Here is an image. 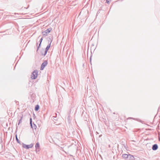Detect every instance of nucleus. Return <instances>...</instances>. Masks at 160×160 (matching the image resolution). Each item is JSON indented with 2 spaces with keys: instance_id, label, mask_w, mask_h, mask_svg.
<instances>
[{
  "instance_id": "1",
  "label": "nucleus",
  "mask_w": 160,
  "mask_h": 160,
  "mask_svg": "<svg viewBox=\"0 0 160 160\" xmlns=\"http://www.w3.org/2000/svg\"><path fill=\"white\" fill-rule=\"evenodd\" d=\"M38 71L37 70H34L32 73L31 78L32 79H34L37 77Z\"/></svg>"
},
{
  "instance_id": "2",
  "label": "nucleus",
  "mask_w": 160,
  "mask_h": 160,
  "mask_svg": "<svg viewBox=\"0 0 160 160\" xmlns=\"http://www.w3.org/2000/svg\"><path fill=\"white\" fill-rule=\"evenodd\" d=\"M52 30L51 28H49L47 30L42 32V34L43 36H46L48 33H49Z\"/></svg>"
},
{
  "instance_id": "3",
  "label": "nucleus",
  "mask_w": 160,
  "mask_h": 160,
  "mask_svg": "<svg viewBox=\"0 0 160 160\" xmlns=\"http://www.w3.org/2000/svg\"><path fill=\"white\" fill-rule=\"evenodd\" d=\"M48 64V62L47 61H45L43 62L41 65L40 70H43L45 67L47 66Z\"/></svg>"
},
{
  "instance_id": "4",
  "label": "nucleus",
  "mask_w": 160,
  "mask_h": 160,
  "mask_svg": "<svg viewBox=\"0 0 160 160\" xmlns=\"http://www.w3.org/2000/svg\"><path fill=\"white\" fill-rule=\"evenodd\" d=\"M51 42H52V41H51L50 42L49 44L46 47V49H45V50L44 51V54H43L42 53V55H44V56H45L49 48H50Z\"/></svg>"
},
{
  "instance_id": "5",
  "label": "nucleus",
  "mask_w": 160,
  "mask_h": 160,
  "mask_svg": "<svg viewBox=\"0 0 160 160\" xmlns=\"http://www.w3.org/2000/svg\"><path fill=\"white\" fill-rule=\"evenodd\" d=\"M33 146V144H31L30 145H27L23 143V147L24 148H26L27 149L32 148Z\"/></svg>"
},
{
  "instance_id": "6",
  "label": "nucleus",
  "mask_w": 160,
  "mask_h": 160,
  "mask_svg": "<svg viewBox=\"0 0 160 160\" xmlns=\"http://www.w3.org/2000/svg\"><path fill=\"white\" fill-rule=\"evenodd\" d=\"M30 126H31V127L33 129H36L37 128V126L34 123H33V127L32 125V118H30Z\"/></svg>"
},
{
  "instance_id": "7",
  "label": "nucleus",
  "mask_w": 160,
  "mask_h": 160,
  "mask_svg": "<svg viewBox=\"0 0 160 160\" xmlns=\"http://www.w3.org/2000/svg\"><path fill=\"white\" fill-rule=\"evenodd\" d=\"M129 154H124L122 155V158L125 160H128Z\"/></svg>"
},
{
  "instance_id": "8",
  "label": "nucleus",
  "mask_w": 160,
  "mask_h": 160,
  "mask_svg": "<svg viewBox=\"0 0 160 160\" xmlns=\"http://www.w3.org/2000/svg\"><path fill=\"white\" fill-rule=\"evenodd\" d=\"M158 148V146L157 144H154L152 145V149L153 150H157Z\"/></svg>"
},
{
  "instance_id": "9",
  "label": "nucleus",
  "mask_w": 160,
  "mask_h": 160,
  "mask_svg": "<svg viewBox=\"0 0 160 160\" xmlns=\"http://www.w3.org/2000/svg\"><path fill=\"white\" fill-rule=\"evenodd\" d=\"M35 148H36V152H37L38 150V151L39 150V149L40 148V145L39 143L38 142L35 145Z\"/></svg>"
},
{
  "instance_id": "10",
  "label": "nucleus",
  "mask_w": 160,
  "mask_h": 160,
  "mask_svg": "<svg viewBox=\"0 0 160 160\" xmlns=\"http://www.w3.org/2000/svg\"><path fill=\"white\" fill-rule=\"evenodd\" d=\"M128 160H134V158L132 155L129 154Z\"/></svg>"
},
{
  "instance_id": "11",
  "label": "nucleus",
  "mask_w": 160,
  "mask_h": 160,
  "mask_svg": "<svg viewBox=\"0 0 160 160\" xmlns=\"http://www.w3.org/2000/svg\"><path fill=\"white\" fill-rule=\"evenodd\" d=\"M42 39H43V38H41L40 39V40H39V42H40V43L39 44L38 46H37V52L38 51L39 48L41 46V42L42 41Z\"/></svg>"
},
{
  "instance_id": "12",
  "label": "nucleus",
  "mask_w": 160,
  "mask_h": 160,
  "mask_svg": "<svg viewBox=\"0 0 160 160\" xmlns=\"http://www.w3.org/2000/svg\"><path fill=\"white\" fill-rule=\"evenodd\" d=\"M39 108V106L38 105H37L36 106L35 108V110L36 111H38Z\"/></svg>"
},
{
  "instance_id": "13",
  "label": "nucleus",
  "mask_w": 160,
  "mask_h": 160,
  "mask_svg": "<svg viewBox=\"0 0 160 160\" xmlns=\"http://www.w3.org/2000/svg\"><path fill=\"white\" fill-rule=\"evenodd\" d=\"M15 138H16V140L17 141V142L19 143H20V141H19V139H18L17 135H16Z\"/></svg>"
},
{
  "instance_id": "14",
  "label": "nucleus",
  "mask_w": 160,
  "mask_h": 160,
  "mask_svg": "<svg viewBox=\"0 0 160 160\" xmlns=\"http://www.w3.org/2000/svg\"><path fill=\"white\" fill-rule=\"evenodd\" d=\"M22 116L21 117V119L19 120L18 125H19L20 123H21L22 122Z\"/></svg>"
},
{
  "instance_id": "15",
  "label": "nucleus",
  "mask_w": 160,
  "mask_h": 160,
  "mask_svg": "<svg viewBox=\"0 0 160 160\" xmlns=\"http://www.w3.org/2000/svg\"><path fill=\"white\" fill-rule=\"evenodd\" d=\"M3 141L2 139L1 138H0V143L2 144V143Z\"/></svg>"
},
{
  "instance_id": "16",
  "label": "nucleus",
  "mask_w": 160,
  "mask_h": 160,
  "mask_svg": "<svg viewBox=\"0 0 160 160\" xmlns=\"http://www.w3.org/2000/svg\"><path fill=\"white\" fill-rule=\"evenodd\" d=\"M110 0H106V2L107 3H109V1Z\"/></svg>"
},
{
  "instance_id": "17",
  "label": "nucleus",
  "mask_w": 160,
  "mask_h": 160,
  "mask_svg": "<svg viewBox=\"0 0 160 160\" xmlns=\"http://www.w3.org/2000/svg\"><path fill=\"white\" fill-rule=\"evenodd\" d=\"M53 119H55V118H56V117H55V116H53Z\"/></svg>"
},
{
  "instance_id": "18",
  "label": "nucleus",
  "mask_w": 160,
  "mask_h": 160,
  "mask_svg": "<svg viewBox=\"0 0 160 160\" xmlns=\"http://www.w3.org/2000/svg\"><path fill=\"white\" fill-rule=\"evenodd\" d=\"M90 62H91V57L90 58Z\"/></svg>"
}]
</instances>
